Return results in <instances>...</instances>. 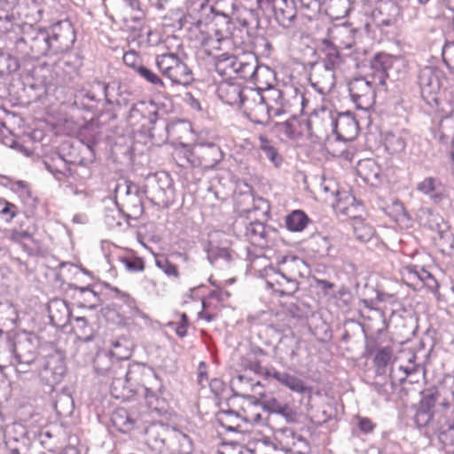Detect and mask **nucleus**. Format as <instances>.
<instances>
[{
    "label": "nucleus",
    "mask_w": 454,
    "mask_h": 454,
    "mask_svg": "<svg viewBox=\"0 0 454 454\" xmlns=\"http://www.w3.org/2000/svg\"><path fill=\"white\" fill-rule=\"evenodd\" d=\"M259 149L263 152L268 160L273 163L276 167H278L282 163V157L278 154V150L266 137H259Z\"/></svg>",
    "instance_id": "nucleus-41"
},
{
    "label": "nucleus",
    "mask_w": 454,
    "mask_h": 454,
    "mask_svg": "<svg viewBox=\"0 0 454 454\" xmlns=\"http://www.w3.org/2000/svg\"><path fill=\"white\" fill-rule=\"evenodd\" d=\"M38 363L41 366L38 373L43 384L54 387L61 382L66 372V366L60 354H51L40 359Z\"/></svg>",
    "instance_id": "nucleus-11"
},
{
    "label": "nucleus",
    "mask_w": 454,
    "mask_h": 454,
    "mask_svg": "<svg viewBox=\"0 0 454 454\" xmlns=\"http://www.w3.org/2000/svg\"><path fill=\"white\" fill-rule=\"evenodd\" d=\"M219 419L222 425L229 431H236L239 427V424L236 422L240 420V417L237 412L231 410L222 411Z\"/></svg>",
    "instance_id": "nucleus-52"
},
{
    "label": "nucleus",
    "mask_w": 454,
    "mask_h": 454,
    "mask_svg": "<svg viewBox=\"0 0 454 454\" xmlns=\"http://www.w3.org/2000/svg\"><path fill=\"white\" fill-rule=\"evenodd\" d=\"M263 87L252 89L247 88L244 95L245 101L241 106L245 115L254 123L266 124L272 117V114L262 97Z\"/></svg>",
    "instance_id": "nucleus-6"
},
{
    "label": "nucleus",
    "mask_w": 454,
    "mask_h": 454,
    "mask_svg": "<svg viewBox=\"0 0 454 454\" xmlns=\"http://www.w3.org/2000/svg\"><path fill=\"white\" fill-rule=\"evenodd\" d=\"M167 448L173 454H191L193 450V444L186 434L173 429L168 432Z\"/></svg>",
    "instance_id": "nucleus-26"
},
{
    "label": "nucleus",
    "mask_w": 454,
    "mask_h": 454,
    "mask_svg": "<svg viewBox=\"0 0 454 454\" xmlns=\"http://www.w3.org/2000/svg\"><path fill=\"white\" fill-rule=\"evenodd\" d=\"M415 356L412 355L409 359L408 365H399L397 368H392L390 372V379L393 384H402L405 380L419 371V366L413 362Z\"/></svg>",
    "instance_id": "nucleus-36"
},
{
    "label": "nucleus",
    "mask_w": 454,
    "mask_h": 454,
    "mask_svg": "<svg viewBox=\"0 0 454 454\" xmlns=\"http://www.w3.org/2000/svg\"><path fill=\"white\" fill-rule=\"evenodd\" d=\"M123 62L127 67H131L135 72L137 71L139 67H142L141 59L137 52L129 51L124 53Z\"/></svg>",
    "instance_id": "nucleus-63"
},
{
    "label": "nucleus",
    "mask_w": 454,
    "mask_h": 454,
    "mask_svg": "<svg viewBox=\"0 0 454 454\" xmlns=\"http://www.w3.org/2000/svg\"><path fill=\"white\" fill-rule=\"evenodd\" d=\"M184 59V54L168 51L155 56V65L172 84L187 87L194 81V77Z\"/></svg>",
    "instance_id": "nucleus-4"
},
{
    "label": "nucleus",
    "mask_w": 454,
    "mask_h": 454,
    "mask_svg": "<svg viewBox=\"0 0 454 454\" xmlns=\"http://www.w3.org/2000/svg\"><path fill=\"white\" fill-rule=\"evenodd\" d=\"M297 434L288 427L278 428L274 432V438L278 442L281 450L285 452L290 450L291 444L295 439Z\"/></svg>",
    "instance_id": "nucleus-42"
},
{
    "label": "nucleus",
    "mask_w": 454,
    "mask_h": 454,
    "mask_svg": "<svg viewBox=\"0 0 454 454\" xmlns=\"http://www.w3.org/2000/svg\"><path fill=\"white\" fill-rule=\"evenodd\" d=\"M17 215V207L0 198V216L6 222L10 223Z\"/></svg>",
    "instance_id": "nucleus-54"
},
{
    "label": "nucleus",
    "mask_w": 454,
    "mask_h": 454,
    "mask_svg": "<svg viewBox=\"0 0 454 454\" xmlns=\"http://www.w3.org/2000/svg\"><path fill=\"white\" fill-rule=\"evenodd\" d=\"M12 189L18 193L24 203L34 206L35 199L31 197L30 191L24 182L19 181L15 183Z\"/></svg>",
    "instance_id": "nucleus-57"
},
{
    "label": "nucleus",
    "mask_w": 454,
    "mask_h": 454,
    "mask_svg": "<svg viewBox=\"0 0 454 454\" xmlns=\"http://www.w3.org/2000/svg\"><path fill=\"white\" fill-rule=\"evenodd\" d=\"M450 408L453 422L449 425L447 429L441 432L439 440L449 452L454 454V406Z\"/></svg>",
    "instance_id": "nucleus-47"
},
{
    "label": "nucleus",
    "mask_w": 454,
    "mask_h": 454,
    "mask_svg": "<svg viewBox=\"0 0 454 454\" xmlns=\"http://www.w3.org/2000/svg\"><path fill=\"white\" fill-rule=\"evenodd\" d=\"M273 76V71L267 67H259L256 59L253 55L242 57L236 74V77L252 81L257 88L261 89L264 85L263 79H272Z\"/></svg>",
    "instance_id": "nucleus-12"
},
{
    "label": "nucleus",
    "mask_w": 454,
    "mask_h": 454,
    "mask_svg": "<svg viewBox=\"0 0 454 454\" xmlns=\"http://www.w3.org/2000/svg\"><path fill=\"white\" fill-rule=\"evenodd\" d=\"M417 190L434 201H439L442 198L443 186L441 181L434 177H426L418 183Z\"/></svg>",
    "instance_id": "nucleus-33"
},
{
    "label": "nucleus",
    "mask_w": 454,
    "mask_h": 454,
    "mask_svg": "<svg viewBox=\"0 0 454 454\" xmlns=\"http://www.w3.org/2000/svg\"><path fill=\"white\" fill-rule=\"evenodd\" d=\"M74 103L88 111H93L100 105L105 106L121 104L116 98L114 86L98 79L88 82L77 91Z\"/></svg>",
    "instance_id": "nucleus-3"
},
{
    "label": "nucleus",
    "mask_w": 454,
    "mask_h": 454,
    "mask_svg": "<svg viewBox=\"0 0 454 454\" xmlns=\"http://www.w3.org/2000/svg\"><path fill=\"white\" fill-rule=\"evenodd\" d=\"M147 371L148 377L152 378L153 381L149 383L150 386L145 387V397L147 405L143 406L150 414L149 417H158L163 412L162 409L158 406L160 401L157 396V393L160 392L162 387V383L154 371L151 369H147Z\"/></svg>",
    "instance_id": "nucleus-21"
},
{
    "label": "nucleus",
    "mask_w": 454,
    "mask_h": 454,
    "mask_svg": "<svg viewBox=\"0 0 454 454\" xmlns=\"http://www.w3.org/2000/svg\"><path fill=\"white\" fill-rule=\"evenodd\" d=\"M106 288L114 293V299L120 300L127 304V306L130 309L133 317L142 318L146 323L150 321L149 317L136 306V301L128 293L123 292L119 288L111 286L110 284H106Z\"/></svg>",
    "instance_id": "nucleus-32"
},
{
    "label": "nucleus",
    "mask_w": 454,
    "mask_h": 454,
    "mask_svg": "<svg viewBox=\"0 0 454 454\" xmlns=\"http://www.w3.org/2000/svg\"><path fill=\"white\" fill-rule=\"evenodd\" d=\"M137 75L151 85L164 89L165 83L159 74L145 66L139 67L136 72Z\"/></svg>",
    "instance_id": "nucleus-46"
},
{
    "label": "nucleus",
    "mask_w": 454,
    "mask_h": 454,
    "mask_svg": "<svg viewBox=\"0 0 454 454\" xmlns=\"http://www.w3.org/2000/svg\"><path fill=\"white\" fill-rule=\"evenodd\" d=\"M340 37V45L341 49H351L355 44L354 32L348 28H341L338 32Z\"/></svg>",
    "instance_id": "nucleus-61"
},
{
    "label": "nucleus",
    "mask_w": 454,
    "mask_h": 454,
    "mask_svg": "<svg viewBox=\"0 0 454 454\" xmlns=\"http://www.w3.org/2000/svg\"><path fill=\"white\" fill-rule=\"evenodd\" d=\"M124 192L127 196H131L133 194V197L130 198V200H133L137 204L134 205L135 209L141 210V202L139 198L137 197V186L130 182H125L123 185L119 184L116 187V192Z\"/></svg>",
    "instance_id": "nucleus-55"
},
{
    "label": "nucleus",
    "mask_w": 454,
    "mask_h": 454,
    "mask_svg": "<svg viewBox=\"0 0 454 454\" xmlns=\"http://www.w3.org/2000/svg\"><path fill=\"white\" fill-rule=\"evenodd\" d=\"M221 233L215 231L209 234L210 240L204 247V250L207 253V258L211 264H215L219 261L230 262L231 261V254L228 248L220 247L214 243L213 239L218 237Z\"/></svg>",
    "instance_id": "nucleus-29"
},
{
    "label": "nucleus",
    "mask_w": 454,
    "mask_h": 454,
    "mask_svg": "<svg viewBox=\"0 0 454 454\" xmlns=\"http://www.w3.org/2000/svg\"><path fill=\"white\" fill-rule=\"evenodd\" d=\"M5 238L12 242L22 244L25 240H33L34 235L29 228L20 230L14 227L6 231Z\"/></svg>",
    "instance_id": "nucleus-48"
},
{
    "label": "nucleus",
    "mask_w": 454,
    "mask_h": 454,
    "mask_svg": "<svg viewBox=\"0 0 454 454\" xmlns=\"http://www.w3.org/2000/svg\"><path fill=\"white\" fill-rule=\"evenodd\" d=\"M245 236L254 246H267L268 231L265 225L258 221L245 224Z\"/></svg>",
    "instance_id": "nucleus-30"
},
{
    "label": "nucleus",
    "mask_w": 454,
    "mask_h": 454,
    "mask_svg": "<svg viewBox=\"0 0 454 454\" xmlns=\"http://www.w3.org/2000/svg\"><path fill=\"white\" fill-rule=\"evenodd\" d=\"M121 262L129 272H139L145 269L144 261L139 257H122Z\"/></svg>",
    "instance_id": "nucleus-59"
},
{
    "label": "nucleus",
    "mask_w": 454,
    "mask_h": 454,
    "mask_svg": "<svg viewBox=\"0 0 454 454\" xmlns=\"http://www.w3.org/2000/svg\"><path fill=\"white\" fill-rule=\"evenodd\" d=\"M309 223L307 215L301 210H294L286 217V226L291 231H301Z\"/></svg>",
    "instance_id": "nucleus-40"
},
{
    "label": "nucleus",
    "mask_w": 454,
    "mask_h": 454,
    "mask_svg": "<svg viewBox=\"0 0 454 454\" xmlns=\"http://www.w3.org/2000/svg\"><path fill=\"white\" fill-rule=\"evenodd\" d=\"M218 141L219 138L216 137L204 138L200 136L192 148L184 145L176 151V154L183 158V162L179 164L184 166L187 163L192 167L203 168H215L223 159V152Z\"/></svg>",
    "instance_id": "nucleus-2"
},
{
    "label": "nucleus",
    "mask_w": 454,
    "mask_h": 454,
    "mask_svg": "<svg viewBox=\"0 0 454 454\" xmlns=\"http://www.w3.org/2000/svg\"><path fill=\"white\" fill-rule=\"evenodd\" d=\"M22 35L15 42V51L21 59H39L68 51L76 36L72 23L62 20L45 28L24 23Z\"/></svg>",
    "instance_id": "nucleus-1"
},
{
    "label": "nucleus",
    "mask_w": 454,
    "mask_h": 454,
    "mask_svg": "<svg viewBox=\"0 0 454 454\" xmlns=\"http://www.w3.org/2000/svg\"><path fill=\"white\" fill-rule=\"evenodd\" d=\"M248 87H243L240 83L233 82L228 79L221 82L217 86L219 98L227 105L242 106L244 95Z\"/></svg>",
    "instance_id": "nucleus-17"
},
{
    "label": "nucleus",
    "mask_w": 454,
    "mask_h": 454,
    "mask_svg": "<svg viewBox=\"0 0 454 454\" xmlns=\"http://www.w3.org/2000/svg\"><path fill=\"white\" fill-rule=\"evenodd\" d=\"M435 402L436 398L433 394L423 396L413 419L418 427H427L430 425L433 420Z\"/></svg>",
    "instance_id": "nucleus-25"
},
{
    "label": "nucleus",
    "mask_w": 454,
    "mask_h": 454,
    "mask_svg": "<svg viewBox=\"0 0 454 454\" xmlns=\"http://www.w3.org/2000/svg\"><path fill=\"white\" fill-rule=\"evenodd\" d=\"M353 230L356 239L361 242H368L374 235V229L364 220L353 222Z\"/></svg>",
    "instance_id": "nucleus-43"
},
{
    "label": "nucleus",
    "mask_w": 454,
    "mask_h": 454,
    "mask_svg": "<svg viewBox=\"0 0 454 454\" xmlns=\"http://www.w3.org/2000/svg\"><path fill=\"white\" fill-rule=\"evenodd\" d=\"M103 360H107V357L101 356H97L95 360L96 369L101 374L109 373L112 375L111 393L113 396L115 398H125L127 396L125 392L129 391L128 383L136 380L135 375L145 368L141 367L139 364H134L126 369L119 364H115L108 370L100 367V364Z\"/></svg>",
    "instance_id": "nucleus-5"
},
{
    "label": "nucleus",
    "mask_w": 454,
    "mask_h": 454,
    "mask_svg": "<svg viewBox=\"0 0 454 454\" xmlns=\"http://www.w3.org/2000/svg\"><path fill=\"white\" fill-rule=\"evenodd\" d=\"M335 85V72L325 69L324 74L315 86L321 94L329 92Z\"/></svg>",
    "instance_id": "nucleus-51"
},
{
    "label": "nucleus",
    "mask_w": 454,
    "mask_h": 454,
    "mask_svg": "<svg viewBox=\"0 0 454 454\" xmlns=\"http://www.w3.org/2000/svg\"><path fill=\"white\" fill-rule=\"evenodd\" d=\"M333 130L338 138L349 140L357 133V122L349 116H340L337 120H331Z\"/></svg>",
    "instance_id": "nucleus-28"
},
{
    "label": "nucleus",
    "mask_w": 454,
    "mask_h": 454,
    "mask_svg": "<svg viewBox=\"0 0 454 454\" xmlns=\"http://www.w3.org/2000/svg\"><path fill=\"white\" fill-rule=\"evenodd\" d=\"M12 352L17 364V372H26V366L30 365L36 358V347L28 338L20 340L13 346Z\"/></svg>",
    "instance_id": "nucleus-18"
},
{
    "label": "nucleus",
    "mask_w": 454,
    "mask_h": 454,
    "mask_svg": "<svg viewBox=\"0 0 454 454\" xmlns=\"http://www.w3.org/2000/svg\"><path fill=\"white\" fill-rule=\"evenodd\" d=\"M265 257H257L252 262V268L261 272V275L266 278V284L269 287L280 294L281 296L293 295L299 289V282H296L294 288L289 286V277L282 274L278 269L276 270L271 265H264L262 270L256 267L266 262Z\"/></svg>",
    "instance_id": "nucleus-7"
},
{
    "label": "nucleus",
    "mask_w": 454,
    "mask_h": 454,
    "mask_svg": "<svg viewBox=\"0 0 454 454\" xmlns=\"http://www.w3.org/2000/svg\"><path fill=\"white\" fill-rule=\"evenodd\" d=\"M271 4L275 20L285 28H291L294 26L296 19V9L293 0H272Z\"/></svg>",
    "instance_id": "nucleus-22"
},
{
    "label": "nucleus",
    "mask_w": 454,
    "mask_h": 454,
    "mask_svg": "<svg viewBox=\"0 0 454 454\" xmlns=\"http://www.w3.org/2000/svg\"><path fill=\"white\" fill-rule=\"evenodd\" d=\"M358 173L367 183L374 184L380 180V168L372 160H364L359 162Z\"/></svg>",
    "instance_id": "nucleus-39"
},
{
    "label": "nucleus",
    "mask_w": 454,
    "mask_h": 454,
    "mask_svg": "<svg viewBox=\"0 0 454 454\" xmlns=\"http://www.w3.org/2000/svg\"><path fill=\"white\" fill-rule=\"evenodd\" d=\"M270 378L275 379L280 384L284 385L294 392L302 394L306 391V386L304 382L301 379L287 372H280L275 369H272Z\"/></svg>",
    "instance_id": "nucleus-34"
},
{
    "label": "nucleus",
    "mask_w": 454,
    "mask_h": 454,
    "mask_svg": "<svg viewBox=\"0 0 454 454\" xmlns=\"http://www.w3.org/2000/svg\"><path fill=\"white\" fill-rule=\"evenodd\" d=\"M278 270L289 277V286L294 288L296 282H299L298 279L307 274L308 265L298 256L286 255L278 261Z\"/></svg>",
    "instance_id": "nucleus-16"
},
{
    "label": "nucleus",
    "mask_w": 454,
    "mask_h": 454,
    "mask_svg": "<svg viewBox=\"0 0 454 454\" xmlns=\"http://www.w3.org/2000/svg\"><path fill=\"white\" fill-rule=\"evenodd\" d=\"M284 348H286V354L290 357L293 358L294 356H296L297 350H298V341L294 337H288L286 336L283 339H281L278 348L279 350H283Z\"/></svg>",
    "instance_id": "nucleus-56"
},
{
    "label": "nucleus",
    "mask_w": 454,
    "mask_h": 454,
    "mask_svg": "<svg viewBox=\"0 0 454 454\" xmlns=\"http://www.w3.org/2000/svg\"><path fill=\"white\" fill-rule=\"evenodd\" d=\"M157 116V106L153 101H139L130 108L128 122L133 128L150 130L156 123Z\"/></svg>",
    "instance_id": "nucleus-10"
},
{
    "label": "nucleus",
    "mask_w": 454,
    "mask_h": 454,
    "mask_svg": "<svg viewBox=\"0 0 454 454\" xmlns=\"http://www.w3.org/2000/svg\"><path fill=\"white\" fill-rule=\"evenodd\" d=\"M196 40L207 55H213L215 51L224 50L231 45L230 37L215 28L207 31L200 28Z\"/></svg>",
    "instance_id": "nucleus-14"
},
{
    "label": "nucleus",
    "mask_w": 454,
    "mask_h": 454,
    "mask_svg": "<svg viewBox=\"0 0 454 454\" xmlns=\"http://www.w3.org/2000/svg\"><path fill=\"white\" fill-rule=\"evenodd\" d=\"M186 14L191 19L190 23L198 27L207 21L213 11L208 0H186Z\"/></svg>",
    "instance_id": "nucleus-23"
},
{
    "label": "nucleus",
    "mask_w": 454,
    "mask_h": 454,
    "mask_svg": "<svg viewBox=\"0 0 454 454\" xmlns=\"http://www.w3.org/2000/svg\"><path fill=\"white\" fill-rule=\"evenodd\" d=\"M384 144L386 150L391 154L400 153L406 147V142L403 137L393 133L386 135Z\"/></svg>",
    "instance_id": "nucleus-44"
},
{
    "label": "nucleus",
    "mask_w": 454,
    "mask_h": 454,
    "mask_svg": "<svg viewBox=\"0 0 454 454\" xmlns=\"http://www.w3.org/2000/svg\"><path fill=\"white\" fill-rule=\"evenodd\" d=\"M75 290H77L82 297L83 301L86 303L84 306H88L90 308L95 307L97 302L98 301V297L90 286H75Z\"/></svg>",
    "instance_id": "nucleus-58"
},
{
    "label": "nucleus",
    "mask_w": 454,
    "mask_h": 454,
    "mask_svg": "<svg viewBox=\"0 0 454 454\" xmlns=\"http://www.w3.org/2000/svg\"><path fill=\"white\" fill-rule=\"evenodd\" d=\"M154 419L155 417H148L150 422L140 428L145 430L148 447L153 450L161 451L168 443V437L165 434H168V430L163 424L154 423Z\"/></svg>",
    "instance_id": "nucleus-19"
},
{
    "label": "nucleus",
    "mask_w": 454,
    "mask_h": 454,
    "mask_svg": "<svg viewBox=\"0 0 454 454\" xmlns=\"http://www.w3.org/2000/svg\"><path fill=\"white\" fill-rule=\"evenodd\" d=\"M121 22L126 31L130 33L133 40L140 38L145 32V13L138 12L137 15L121 16Z\"/></svg>",
    "instance_id": "nucleus-31"
},
{
    "label": "nucleus",
    "mask_w": 454,
    "mask_h": 454,
    "mask_svg": "<svg viewBox=\"0 0 454 454\" xmlns=\"http://www.w3.org/2000/svg\"><path fill=\"white\" fill-rule=\"evenodd\" d=\"M285 403L278 401L275 397H269L263 400L262 405L265 410L272 413H278L282 409Z\"/></svg>",
    "instance_id": "nucleus-64"
},
{
    "label": "nucleus",
    "mask_w": 454,
    "mask_h": 454,
    "mask_svg": "<svg viewBox=\"0 0 454 454\" xmlns=\"http://www.w3.org/2000/svg\"><path fill=\"white\" fill-rule=\"evenodd\" d=\"M310 447L308 441L301 436L297 434L293 443L291 444L290 450L286 453L290 454H309Z\"/></svg>",
    "instance_id": "nucleus-53"
},
{
    "label": "nucleus",
    "mask_w": 454,
    "mask_h": 454,
    "mask_svg": "<svg viewBox=\"0 0 454 454\" xmlns=\"http://www.w3.org/2000/svg\"><path fill=\"white\" fill-rule=\"evenodd\" d=\"M419 83L422 97L427 100L436 101V95L443 87V74L439 69L427 67L419 73Z\"/></svg>",
    "instance_id": "nucleus-13"
},
{
    "label": "nucleus",
    "mask_w": 454,
    "mask_h": 454,
    "mask_svg": "<svg viewBox=\"0 0 454 454\" xmlns=\"http://www.w3.org/2000/svg\"><path fill=\"white\" fill-rule=\"evenodd\" d=\"M336 208L340 213L347 215L354 222L356 220H364V206L351 194H343V197L338 200Z\"/></svg>",
    "instance_id": "nucleus-24"
},
{
    "label": "nucleus",
    "mask_w": 454,
    "mask_h": 454,
    "mask_svg": "<svg viewBox=\"0 0 454 454\" xmlns=\"http://www.w3.org/2000/svg\"><path fill=\"white\" fill-rule=\"evenodd\" d=\"M393 64L394 59L390 55L379 53L371 60V72L367 74L366 77H369L375 84L384 85L388 77V70Z\"/></svg>",
    "instance_id": "nucleus-20"
},
{
    "label": "nucleus",
    "mask_w": 454,
    "mask_h": 454,
    "mask_svg": "<svg viewBox=\"0 0 454 454\" xmlns=\"http://www.w3.org/2000/svg\"><path fill=\"white\" fill-rule=\"evenodd\" d=\"M273 80L274 77L264 81L262 92L272 116H279L286 112L289 104L286 100L284 93L271 85Z\"/></svg>",
    "instance_id": "nucleus-15"
},
{
    "label": "nucleus",
    "mask_w": 454,
    "mask_h": 454,
    "mask_svg": "<svg viewBox=\"0 0 454 454\" xmlns=\"http://www.w3.org/2000/svg\"><path fill=\"white\" fill-rule=\"evenodd\" d=\"M45 165L47 169L59 181L72 174L69 164L60 154L52 157L51 162L45 161Z\"/></svg>",
    "instance_id": "nucleus-38"
},
{
    "label": "nucleus",
    "mask_w": 454,
    "mask_h": 454,
    "mask_svg": "<svg viewBox=\"0 0 454 454\" xmlns=\"http://www.w3.org/2000/svg\"><path fill=\"white\" fill-rule=\"evenodd\" d=\"M19 68L17 58L0 49V74L15 72Z\"/></svg>",
    "instance_id": "nucleus-49"
},
{
    "label": "nucleus",
    "mask_w": 454,
    "mask_h": 454,
    "mask_svg": "<svg viewBox=\"0 0 454 454\" xmlns=\"http://www.w3.org/2000/svg\"><path fill=\"white\" fill-rule=\"evenodd\" d=\"M241 60L242 57L223 53L216 59L215 70L221 76H225L227 79L234 78L239 70V63Z\"/></svg>",
    "instance_id": "nucleus-27"
},
{
    "label": "nucleus",
    "mask_w": 454,
    "mask_h": 454,
    "mask_svg": "<svg viewBox=\"0 0 454 454\" xmlns=\"http://www.w3.org/2000/svg\"><path fill=\"white\" fill-rule=\"evenodd\" d=\"M150 414L144 406L133 407L130 411L118 408L112 415L113 425L121 433H129L133 429H139L150 420Z\"/></svg>",
    "instance_id": "nucleus-8"
},
{
    "label": "nucleus",
    "mask_w": 454,
    "mask_h": 454,
    "mask_svg": "<svg viewBox=\"0 0 454 454\" xmlns=\"http://www.w3.org/2000/svg\"><path fill=\"white\" fill-rule=\"evenodd\" d=\"M244 366L246 369H248L265 379H270L271 377L273 368L269 369L262 366L261 362L256 358H246L244 361Z\"/></svg>",
    "instance_id": "nucleus-50"
},
{
    "label": "nucleus",
    "mask_w": 454,
    "mask_h": 454,
    "mask_svg": "<svg viewBox=\"0 0 454 454\" xmlns=\"http://www.w3.org/2000/svg\"><path fill=\"white\" fill-rule=\"evenodd\" d=\"M156 265L168 277H177L178 272L176 265L171 263L167 258L161 256L156 258Z\"/></svg>",
    "instance_id": "nucleus-62"
},
{
    "label": "nucleus",
    "mask_w": 454,
    "mask_h": 454,
    "mask_svg": "<svg viewBox=\"0 0 454 454\" xmlns=\"http://www.w3.org/2000/svg\"><path fill=\"white\" fill-rule=\"evenodd\" d=\"M51 320L54 324H65L69 317V309L63 300H52L48 304Z\"/></svg>",
    "instance_id": "nucleus-35"
},
{
    "label": "nucleus",
    "mask_w": 454,
    "mask_h": 454,
    "mask_svg": "<svg viewBox=\"0 0 454 454\" xmlns=\"http://www.w3.org/2000/svg\"><path fill=\"white\" fill-rule=\"evenodd\" d=\"M375 84L369 77H356L348 82L352 101L358 109L368 110L375 102Z\"/></svg>",
    "instance_id": "nucleus-9"
},
{
    "label": "nucleus",
    "mask_w": 454,
    "mask_h": 454,
    "mask_svg": "<svg viewBox=\"0 0 454 454\" xmlns=\"http://www.w3.org/2000/svg\"><path fill=\"white\" fill-rule=\"evenodd\" d=\"M424 214L427 215V224L433 231H441L442 224L443 223L442 217L431 209H427Z\"/></svg>",
    "instance_id": "nucleus-60"
},
{
    "label": "nucleus",
    "mask_w": 454,
    "mask_h": 454,
    "mask_svg": "<svg viewBox=\"0 0 454 454\" xmlns=\"http://www.w3.org/2000/svg\"><path fill=\"white\" fill-rule=\"evenodd\" d=\"M392 358V349L389 347L380 348L374 356V364L376 372L383 374L386 372V367Z\"/></svg>",
    "instance_id": "nucleus-45"
},
{
    "label": "nucleus",
    "mask_w": 454,
    "mask_h": 454,
    "mask_svg": "<svg viewBox=\"0 0 454 454\" xmlns=\"http://www.w3.org/2000/svg\"><path fill=\"white\" fill-rule=\"evenodd\" d=\"M324 44L325 45V54L323 61L324 68L333 72L341 69L343 59L337 48L326 40L324 41Z\"/></svg>",
    "instance_id": "nucleus-37"
}]
</instances>
